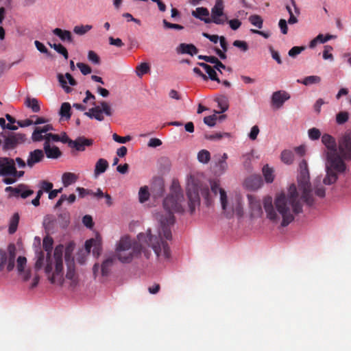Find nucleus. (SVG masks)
I'll use <instances>...</instances> for the list:
<instances>
[{
	"instance_id": "nucleus-1",
	"label": "nucleus",
	"mask_w": 351,
	"mask_h": 351,
	"mask_svg": "<svg viewBox=\"0 0 351 351\" xmlns=\"http://www.w3.org/2000/svg\"><path fill=\"white\" fill-rule=\"evenodd\" d=\"M185 202L180 193L179 185L173 182L171 193L163 201L162 210L155 214L158 223L157 230H148L145 233L138 235L137 243L128 235L120 238L115 245V254L122 263H130L136 257L142 250L147 256L145 246L151 247L160 260H167L170 257L169 247L165 241L171 238V226L174 223L173 214L185 210Z\"/></svg>"
},
{
	"instance_id": "nucleus-2",
	"label": "nucleus",
	"mask_w": 351,
	"mask_h": 351,
	"mask_svg": "<svg viewBox=\"0 0 351 351\" xmlns=\"http://www.w3.org/2000/svg\"><path fill=\"white\" fill-rule=\"evenodd\" d=\"M297 182L298 186L291 184L287 191L277 193L274 202L270 196L263 199L264 209L269 220L286 226L294 219L295 214L302 211V202L312 204L310 174L304 160L300 162Z\"/></svg>"
},
{
	"instance_id": "nucleus-3",
	"label": "nucleus",
	"mask_w": 351,
	"mask_h": 351,
	"mask_svg": "<svg viewBox=\"0 0 351 351\" xmlns=\"http://www.w3.org/2000/svg\"><path fill=\"white\" fill-rule=\"evenodd\" d=\"M53 243L51 237L47 236L43 239V246L47 255L41 251L36 253L35 267L36 269L43 268L47 280L52 285L74 289L78 286L80 280L72 256L73 250L70 247L64 249L62 245H59L51 256Z\"/></svg>"
},
{
	"instance_id": "nucleus-4",
	"label": "nucleus",
	"mask_w": 351,
	"mask_h": 351,
	"mask_svg": "<svg viewBox=\"0 0 351 351\" xmlns=\"http://www.w3.org/2000/svg\"><path fill=\"white\" fill-rule=\"evenodd\" d=\"M322 143L326 147L323 153L326 175L322 180L320 176L313 181L314 193L319 197L325 195V189L321 186V183L324 185L335 184L338 176L346 169V164L337 152L335 138L328 134H324L322 136Z\"/></svg>"
},
{
	"instance_id": "nucleus-5",
	"label": "nucleus",
	"mask_w": 351,
	"mask_h": 351,
	"mask_svg": "<svg viewBox=\"0 0 351 351\" xmlns=\"http://www.w3.org/2000/svg\"><path fill=\"white\" fill-rule=\"evenodd\" d=\"M210 187L214 193H219L222 209L228 217L234 215L239 217L243 215V208L241 197L240 195H235L233 198H231L230 202H229L226 193L220 187L219 182L212 181L210 182Z\"/></svg>"
},
{
	"instance_id": "nucleus-6",
	"label": "nucleus",
	"mask_w": 351,
	"mask_h": 351,
	"mask_svg": "<svg viewBox=\"0 0 351 351\" xmlns=\"http://www.w3.org/2000/svg\"><path fill=\"white\" fill-rule=\"evenodd\" d=\"M199 190L202 191L203 195H207L208 193V189L203 187L197 175H191L189 176L186 182V194L188 198L187 205L191 214H193L196 208L199 206Z\"/></svg>"
},
{
	"instance_id": "nucleus-7",
	"label": "nucleus",
	"mask_w": 351,
	"mask_h": 351,
	"mask_svg": "<svg viewBox=\"0 0 351 351\" xmlns=\"http://www.w3.org/2000/svg\"><path fill=\"white\" fill-rule=\"evenodd\" d=\"M24 172L16 171L13 159L0 158V176L7 177L3 182L7 184L14 183L18 178L22 177Z\"/></svg>"
},
{
	"instance_id": "nucleus-8",
	"label": "nucleus",
	"mask_w": 351,
	"mask_h": 351,
	"mask_svg": "<svg viewBox=\"0 0 351 351\" xmlns=\"http://www.w3.org/2000/svg\"><path fill=\"white\" fill-rule=\"evenodd\" d=\"M102 239L99 234H96L94 238L90 239L85 242V249L80 250L77 255V261L80 264H84L92 250L93 254L98 257L101 251Z\"/></svg>"
},
{
	"instance_id": "nucleus-9",
	"label": "nucleus",
	"mask_w": 351,
	"mask_h": 351,
	"mask_svg": "<svg viewBox=\"0 0 351 351\" xmlns=\"http://www.w3.org/2000/svg\"><path fill=\"white\" fill-rule=\"evenodd\" d=\"M84 114L90 119H95L99 121L104 119V115L111 116L112 110L111 106L106 101H102L98 105L85 112Z\"/></svg>"
},
{
	"instance_id": "nucleus-10",
	"label": "nucleus",
	"mask_w": 351,
	"mask_h": 351,
	"mask_svg": "<svg viewBox=\"0 0 351 351\" xmlns=\"http://www.w3.org/2000/svg\"><path fill=\"white\" fill-rule=\"evenodd\" d=\"M225 3L223 0H215L214 6L211 9L210 23L217 25H224L228 21V16L224 12Z\"/></svg>"
},
{
	"instance_id": "nucleus-11",
	"label": "nucleus",
	"mask_w": 351,
	"mask_h": 351,
	"mask_svg": "<svg viewBox=\"0 0 351 351\" xmlns=\"http://www.w3.org/2000/svg\"><path fill=\"white\" fill-rule=\"evenodd\" d=\"M1 136L3 138V149L10 150L15 148L18 144L25 141V136L20 133L6 134L1 132Z\"/></svg>"
},
{
	"instance_id": "nucleus-12",
	"label": "nucleus",
	"mask_w": 351,
	"mask_h": 351,
	"mask_svg": "<svg viewBox=\"0 0 351 351\" xmlns=\"http://www.w3.org/2000/svg\"><path fill=\"white\" fill-rule=\"evenodd\" d=\"M199 65L204 69V71L208 74V77L210 80L217 81V82H219L220 81L217 76L216 70L221 73L222 70L226 69V66L223 64L219 60H218L217 64L214 65V68L203 62L199 63Z\"/></svg>"
},
{
	"instance_id": "nucleus-13",
	"label": "nucleus",
	"mask_w": 351,
	"mask_h": 351,
	"mask_svg": "<svg viewBox=\"0 0 351 351\" xmlns=\"http://www.w3.org/2000/svg\"><path fill=\"white\" fill-rule=\"evenodd\" d=\"M58 80L61 87L67 93H70L72 90L69 86H73L76 85V81L72 75L68 73L65 74L59 73L58 75Z\"/></svg>"
},
{
	"instance_id": "nucleus-14",
	"label": "nucleus",
	"mask_w": 351,
	"mask_h": 351,
	"mask_svg": "<svg viewBox=\"0 0 351 351\" xmlns=\"http://www.w3.org/2000/svg\"><path fill=\"white\" fill-rule=\"evenodd\" d=\"M247 198L249 201L250 216L252 217H261L263 211L260 201L252 195H248Z\"/></svg>"
},
{
	"instance_id": "nucleus-15",
	"label": "nucleus",
	"mask_w": 351,
	"mask_h": 351,
	"mask_svg": "<svg viewBox=\"0 0 351 351\" xmlns=\"http://www.w3.org/2000/svg\"><path fill=\"white\" fill-rule=\"evenodd\" d=\"M289 98V93L285 91L279 90L274 92L271 97L272 105L276 108H280Z\"/></svg>"
},
{
	"instance_id": "nucleus-16",
	"label": "nucleus",
	"mask_w": 351,
	"mask_h": 351,
	"mask_svg": "<svg viewBox=\"0 0 351 351\" xmlns=\"http://www.w3.org/2000/svg\"><path fill=\"white\" fill-rule=\"evenodd\" d=\"M8 254H2L1 262L7 264V269L12 271L14 267L15 247L13 245L8 247Z\"/></svg>"
},
{
	"instance_id": "nucleus-17",
	"label": "nucleus",
	"mask_w": 351,
	"mask_h": 351,
	"mask_svg": "<svg viewBox=\"0 0 351 351\" xmlns=\"http://www.w3.org/2000/svg\"><path fill=\"white\" fill-rule=\"evenodd\" d=\"M27 259L23 256H19L16 261V268L19 275L23 280H27L30 277V271L26 269Z\"/></svg>"
},
{
	"instance_id": "nucleus-18",
	"label": "nucleus",
	"mask_w": 351,
	"mask_h": 351,
	"mask_svg": "<svg viewBox=\"0 0 351 351\" xmlns=\"http://www.w3.org/2000/svg\"><path fill=\"white\" fill-rule=\"evenodd\" d=\"M53 130L51 125L47 124L43 127H36L32 134V139L33 141H41L45 140V134H48L49 131Z\"/></svg>"
},
{
	"instance_id": "nucleus-19",
	"label": "nucleus",
	"mask_w": 351,
	"mask_h": 351,
	"mask_svg": "<svg viewBox=\"0 0 351 351\" xmlns=\"http://www.w3.org/2000/svg\"><path fill=\"white\" fill-rule=\"evenodd\" d=\"M339 149L345 158L351 159V135L344 137L339 144Z\"/></svg>"
},
{
	"instance_id": "nucleus-20",
	"label": "nucleus",
	"mask_w": 351,
	"mask_h": 351,
	"mask_svg": "<svg viewBox=\"0 0 351 351\" xmlns=\"http://www.w3.org/2000/svg\"><path fill=\"white\" fill-rule=\"evenodd\" d=\"M262 184L261 178L258 176H251L247 178L243 183L244 186L252 191L256 190L261 187Z\"/></svg>"
},
{
	"instance_id": "nucleus-21",
	"label": "nucleus",
	"mask_w": 351,
	"mask_h": 351,
	"mask_svg": "<svg viewBox=\"0 0 351 351\" xmlns=\"http://www.w3.org/2000/svg\"><path fill=\"white\" fill-rule=\"evenodd\" d=\"M93 143V141L91 139L79 138L75 141H71L70 143V145L77 151L83 152L86 149V147L91 146Z\"/></svg>"
},
{
	"instance_id": "nucleus-22",
	"label": "nucleus",
	"mask_w": 351,
	"mask_h": 351,
	"mask_svg": "<svg viewBox=\"0 0 351 351\" xmlns=\"http://www.w3.org/2000/svg\"><path fill=\"white\" fill-rule=\"evenodd\" d=\"M43 158V152L41 149H35L29 153L27 160V165L32 167L35 164L40 162Z\"/></svg>"
},
{
	"instance_id": "nucleus-23",
	"label": "nucleus",
	"mask_w": 351,
	"mask_h": 351,
	"mask_svg": "<svg viewBox=\"0 0 351 351\" xmlns=\"http://www.w3.org/2000/svg\"><path fill=\"white\" fill-rule=\"evenodd\" d=\"M5 191H12L14 195L21 196L23 198H26L34 193L32 190L27 189L25 186H19L17 188L8 186L6 187Z\"/></svg>"
},
{
	"instance_id": "nucleus-24",
	"label": "nucleus",
	"mask_w": 351,
	"mask_h": 351,
	"mask_svg": "<svg viewBox=\"0 0 351 351\" xmlns=\"http://www.w3.org/2000/svg\"><path fill=\"white\" fill-rule=\"evenodd\" d=\"M52 33L58 36L60 40L64 43H71L73 42V36L71 32L69 30L62 29L60 28H55L53 29Z\"/></svg>"
},
{
	"instance_id": "nucleus-25",
	"label": "nucleus",
	"mask_w": 351,
	"mask_h": 351,
	"mask_svg": "<svg viewBox=\"0 0 351 351\" xmlns=\"http://www.w3.org/2000/svg\"><path fill=\"white\" fill-rule=\"evenodd\" d=\"M44 149L47 157L49 158L56 159L61 156L60 149L54 145H51L49 142L45 143Z\"/></svg>"
},
{
	"instance_id": "nucleus-26",
	"label": "nucleus",
	"mask_w": 351,
	"mask_h": 351,
	"mask_svg": "<svg viewBox=\"0 0 351 351\" xmlns=\"http://www.w3.org/2000/svg\"><path fill=\"white\" fill-rule=\"evenodd\" d=\"M192 15L197 19L204 21L206 23H210V19L209 16V11L207 8L199 7L197 8L195 10L192 12Z\"/></svg>"
},
{
	"instance_id": "nucleus-27",
	"label": "nucleus",
	"mask_w": 351,
	"mask_h": 351,
	"mask_svg": "<svg viewBox=\"0 0 351 351\" xmlns=\"http://www.w3.org/2000/svg\"><path fill=\"white\" fill-rule=\"evenodd\" d=\"M227 159L228 154L226 153H223L218 159L215 165L217 173L221 175L227 171L228 168V165L226 161Z\"/></svg>"
},
{
	"instance_id": "nucleus-28",
	"label": "nucleus",
	"mask_w": 351,
	"mask_h": 351,
	"mask_svg": "<svg viewBox=\"0 0 351 351\" xmlns=\"http://www.w3.org/2000/svg\"><path fill=\"white\" fill-rule=\"evenodd\" d=\"M79 179L78 175L72 172H65L62 175V183L64 187H67L75 183Z\"/></svg>"
},
{
	"instance_id": "nucleus-29",
	"label": "nucleus",
	"mask_w": 351,
	"mask_h": 351,
	"mask_svg": "<svg viewBox=\"0 0 351 351\" xmlns=\"http://www.w3.org/2000/svg\"><path fill=\"white\" fill-rule=\"evenodd\" d=\"M109 165L108 161L104 158H99L95 163L94 175L97 178L100 174L104 173L108 169Z\"/></svg>"
},
{
	"instance_id": "nucleus-30",
	"label": "nucleus",
	"mask_w": 351,
	"mask_h": 351,
	"mask_svg": "<svg viewBox=\"0 0 351 351\" xmlns=\"http://www.w3.org/2000/svg\"><path fill=\"white\" fill-rule=\"evenodd\" d=\"M291 6L287 5V10L290 15L288 20L289 24H295L298 22V19L295 15H298L300 12L299 9L296 7L295 2L294 0H291Z\"/></svg>"
},
{
	"instance_id": "nucleus-31",
	"label": "nucleus",
	"mask_w": 351,
	"mask_h": 351,
	"mask_svg": "<svg viewBox=\"0 0 351 351\" xmlns=\"http://www.w3.org/2000/svg\"><path fill=\"white\" fill-rule=\"evenodd\" d=\"M25 105L30 108L33 112H38L40 110V104L38 100L34 97H27Z\"/></svg>"
},
{
	"instance_id": "nucleus-32",
	"label": "nucleus",
	"mask_w": 351,
	"mask_h": 351,
	"mask_svg": "<svg viewBox=\"0 0 351 351\" xmlns=\"http://www.w3.org/2000/svg\"><path fill=\"white\" fill-rule=\"evenodd\" d=\"M114 260L113 256H109L104 261L101 266V273L102 276H107L109 274L113 265Z\"/></svg>"
},
{
	"instance_id": "nucleus-33",
	"label": "nucleus",
	"mask_w": 351,
	"mask_h": 351,
	"mask_svg": "<svg viewBox=\"0 0 351 351\" xmlns=\"http://www.w3.org/2000/svg\"><path fill=\"white\" fill-rule=\"evenodd\" d=\"M177 51L180 53H188L190 55H194L197 53V49L195 47L190 44H180L178 48Z\"/></svg>"
},
{
	"instance_id": "nucleus-34",
	"label": "nucleus",
	"mask_w": 351,
	"mask_h": 351,
	"mask_svg": "<svg viewBox=\"0 0 351 351\" xmlns=\"http://www.w3.org/2000/svg\"><path fill=\"white\" fill-rule=\"evenodd\" d=\"M321 77L318 75H310L304 77L302 80H298L297 82L305 86H310L313 84H319L321 82Z\"/></svg>"
},
{
	"instance_id": "nucleus-35",
	"label": "nucleus",
	"mask_w": 351,
	"mask_h": 351,
	"mask_svg": "<svg viewBox=\"0 0 351 351\" xmlns=\"http://www.w3.org/2000/svg\"><path fill=\"white\" fill-rule=\"evenodd\" d=\"M71 105L68 102H64L62 104L59 114L61 119L68 120L71 117Z\"/></svg>"
},
{
	"instance_id": "nucleus-36",
	"label": "nucleus",
	"mask_w": 351,
	"mask_h": 351,
	"mask_svg": "<svg viewBox=\"0 0 351 351\" xmlns=\"http://www.w3.org/2000/svg\"><path fill=\"white\" fill-rule=\"evenodd\" d=\"M263 174L267 182H272L274 179V174L273 169L270 168L268 165H265L263 168Z\"/></svg>"
},
{
	"instance_id": "nucleus-37",
	"label": "nucleus",
	"mask_w": 351,
	"mask_h": 351,
	"mask_svg": "<svg viewBox=\"0 0 351 351\" xmlns=\"http://www.w3.org/2000/svg\"><path fill=\"white\" fill-rule=\"evenodd\" d=\"M150 70V66L148 63L142 62L138 64L136 68V74L138 77H142L147 73Z\"/></svg>"
},
{
	"instance_id": "nucleus-38",
	"label": "nucleus",
	"mask_w": 351,
	"mask_h": 351,
	"mask_svg": "<svg viewBox=\"0 0 351 351\" xmlns=\"http://www.w3.org/2000/svg\"><path fill=\"white\" fill-rule=\"evenodd\" d=\"M19 221V215L18 213H14L11 217L9 225V232L13 234L16 232Z\"/></svg>"
},
{
	"instance_id": "nucleus-39",
	"label": "nucleus",
	"mask_w": 351,
	"mask_h": 351,
	"mask_svg": "<svg viewBox=\"0 0 351 351\" xmlns=\"http://www.w3.org/2000/svg\"><path fill=\"white\" fill-rule=\"evenodd\" d=\"M293 154L290 150H284L281 153V160L286 164L290 165L293 162Z\"/></svg>"
},
{
	"instance_id": "nucleus-40",
	"label": "nucleus",
	"mask_w": 351,
	"mask_h": 351,
	"mask_svg": "<svg viewBox=\"0 0 351 351\" xmlns=\"http://www.w3.org/2000/svg\"><path fill=\"white\" fill-rule=\"evenodd\" d=\"M48 45L54 50H56L58 53L62 54L66 60L68 59V51L62 45L56 43L52 44L51 43H48Z\"/></svg>"
},
{
	"instance_id": "nucleus-41",
	"label": "nucleus",
	"mask_w": 351,
	"mask_h": 351,
	"mask_svg": "<svg viewBox=\"0 0 351 351\" xmlns=\"http://www.w3.org/2000/svg\"><path fill=\"white\" fill-rule=\"evenodd\" d=\"M149 193L148 187L146 186L140 188L138 191V199L141 203H144L148 200Z\"/></svg>"
},
{
	"instance_id": "nucleus-42",
	"label": "nucleus",
	"mask_w": 351,
	"mask_h": 351,
	"mask_svg": "<svg viewBox=\"0 0 351 351\" xmlns=\"http://www.w3.org/2000/svg\"><path fill=\"white\" fill-rule=\"evenodd\" d=\"M197 159L199 162L206 164L210 160V154L208 150L202 149L197 154Z\"/></svg>"
},
{
	"instance_id": "nucleus-43",
	"label": "nucleus",
	"mask_w": 351,
	"mask_h": 351,
	"mask_svg": "<svg viewBox=\"0 0 351 351\" xmlns=\"http://www.w3.org/2000/svg\"><path fill=\"white\" fill-rule=\"evenodd\" d=\"M92 25H76L73 28V32L77 35H84L92 29Z\"/></svg>"
},
{
	"instance_id": "nucleus-44",
	"label": "nucleus",
	"mask_w": 351,
	"mask_h": 351,
	"mask_svg": "<svg viewBox=\"0 0 351 351\" xmlns=\"http://www.w3.org/2000/svg\"><path fill=\"white\" fill-rule=\"evenodd\" d=\"M249 21L251 23V24L255 27H256L258 29L262 28L263 21L262 18L256 14L252 15L249 17Z\"/></svg>"
},
{
	"instance_id": "nucleus-45",
	"label": "nucleus",
	"mask_w": 351,
	"mask_h": 351,
	"mask_svg": "<svg viewBox=\"0 0 351 351\" xmlns=\"http://www.w3.org/2000/svg\"><path fill=\"white\" fill-rule=\"evenodd\" d=\"M308 136L312 141L318 140L321 136V132L316 128H311L308 130Z\"/></svg>"
},
{
	"instance_id": "nucleus-46",
	"label": "nucleus",
	"mask_w": 351,
	"mask_h": 351,
	"mask_svg": "<svg viewBox=\"0 0 351 351\" xmlns=\"http://www.w3.org/2000/svg\"><path fill=\"white\" fill-rule=\"evenodd\" d=\"M333 48L330 45H325L323 51V58L324 60H329L333 61L334 58L332 53Z\"/></svg>"
},
{
	"instance_id": "nucleus-47",
	"label": "nucleus",
	"mask_w": 351,
	"mask_h": 351,
	"mask_svg": "<svg viewBox=\"0 0 351 351\" xmlns=\"http://www.w3.org/2000/svg\"><path fill=\"white\" fill-rule=\"evenodd\" d=\"M217 114H219V112H215V114H213V115L204 117V123L210 127L214 126L216 124Z\"/></svg>"
},
{
	"instance_id": "nucleus-48",
	"label": "nucleus",
	"mask_w": 351,
	"mask_h": 351,
	"mask_svg": "<svg viewBox=\"0 0 351 351\" xmlns=\"http://www.w3.org/2000/svg\"><path fill=\"white\" fill-rule=\"evenodd\" d=\"M112 139L119 143L124 144L132 140V137L130 136H120L117 134L114 133L112 134Z\"/></svg>"
},
{
	"instance_id": "nucleus-49",
	"label": "nucleus",
	"mask_w": 351,
	"mask_h": 351,
	"mask_svg": "<svg viewBox=\"0 0 351 351\" xmlns=\"http://www.w3.org/2000/svg\"><path fill=\"white\" fill-rule=\"evenodd\" d=\"M88 60L94 64H100V58L99 56L94 51H89L88 52Z\"/></svg>"
},
{
	"instance_id": "nucleus-50",
	"label": "nucleus",
	"mask_w": 351,
	"mask_h": 351,
	"mask_svg": "<svg viewBox=\"0 0 351 351\" xmlns=\"http://www.w3.org/2000/svg\"><path fill=\"white\" fill-rule=\"evenodd\" d=\"M217 102L220 108V111L218 112L219 113L223 112L228 110V104L227 99L225 97L217 98Z\"/></svg>"
},
{
	"instance_id": "nucleus-51",
	"label": "nucleus",
	"mask_w": 351,
	"mask_h": 351,
	"mask_svg": "<svg viewBox=\"0 0 351 351\" xmlns=\"http://www.w3.org/2000/svg\"><path fill=\"white\" fill-rule=\"evenodd\" d=\"M233 45L239 48L241 51L245 52L248 50L249 47L247 43L243 40H237L233 43Z\"/></svg>"
},
{
	"instance_id": "nucleus-52",
	"label": "nucleus",
	"mask_w": 351,
	"mask_h": 351,
	"mask_svg": "<svg viewBox=\"0 0 351 351\" xmlns=\"http://www.w3.org/2000/svg\"><path fill=\"white\" fill-rule=\"evenodd\" d=\"M77 66L83 75H88L91 73V68L85 63L78 62Z\"/></svg>"
},
{
	"instance_id": "nucleus-53",
	"label": "nucleus",
	"mask_w": 351,
	"mask_h": 351,
	"mask_svg": "<svg viewBox=\"0 0 351 351\" xmlns=\"http://www.w3.org/2000/svg\"><path fill=\"white\" fill-rule=\"evenodd\" d=\"M348 119V113L341 112L337 114L336 121L339 124L344 123Z\"/></svg>"
},
{
	"instance_id": "nucleus-54",
	"label": "nucleus",
	"mask_w": 351,
	"mask_h": 351,
	"mask_svg": "<svg viewBox=\"0 0 351 351\" xmlns=\"http://www.w3.org/2000/svg\"><path fill=\"white\" fill-rule=\"evenodd\" d=\"M305 49L304 47H293L289 51V56L294 58Z\"/></svg>"
},
{
	"instance_id": "nucleus-55",
	"label": "nucleus",
	"mask_w": 351,
	"mask_h": 351,
	"mask_svg": "<svg viewBox=\"0 0 351 351\" xmlns=\"http://www.w3.org/2000/svg\"><path fill=\"white\" fill-rule=\"evenodd\" d=\"M76 191L78 192L79 196L80 197H84L86 195H92V194H93V191L89 190V189H86L82 188V187H77L76 189Z\"/></svg>"
},
{
	"instance_id": "nucleus-56",
	"label": "nucleus",
	"mask_w": 351,
	"mask_h": 351,
	"mask_svg": "<svg viewBox=\"0 0 351 351\" xmlns=\"http://www.w3.org/2000/svg\"><path fill=\"white\" fill-rule=\"evenodd\" d=\"M227 23H228L230 27L232 30L238 29L241 25V22L239 19H236L228 21Z\"/></svg>"
},
{
	"instance_id": "nucleus-57",
	"label": "nucleus",
	"mask_w": 351,
	"mask_h": 351,
	"mask_svg": "<svg viewBox=\"0 0 351 351\" xmlns=\"http://www.w3.org/2000/svg\"><path fill=\"white\" fill-rule=\"evenodd\" d=\"M0 126L2 129H8L11 130H16L18 129L17 126L5 123L3 118H0Z\"/></svg>"
},
{
	"instance_id": "nucleus-58",
	"label": "nucleus",
	"mask_w": 351,
	"mask_h": 351,
	"mask_svg": "<svg viewBox=\"0 0 351 351\" xmlns=\"http://www.w3.org/2000/svg\"><path fill=\"white\" fill-rule=\"evenodd\" d=\"M40 188L45 192L50 191L53 188V184L47 181H42L40 183Z\"/></svg>"
},
{
	"instance_id": "nucleus-59",
	"label": "nucleus",
	"mask_w": 351,
	"mask_h": 351,
	"mask_svg": "<svg viewBox=\"0 0 351 351\" xmlns=\"http://www.w3.org/2000/svg\"><path fill=\"white\" fill-rule=\"evenodd\" d=\"M259 134V128L257 125H254L252 128H251V131L249 134V138L252 140V141H254L256 139L258 135Z\"/></svg>"
},
{
	"instance_id": "nucleus-60",
	"label": "nucleus",
	"mask_w": 351,
	"mask_h": 351,
	"mask_svg": "<svg viewBox=\"0 0 351 351\" xmlns=\"http://www.w3.org/2000/svg\"><path fill=\"white\" fill-rule=\"evenodd\" d=\"M162 23L165 28L176 29L178 30H181L183 29V27L182 25L169 23L165 19L163 20Z\"/></svg>"
},
{
	"instance_id": "nucleus-61",
	"label": "nucleus",
	"mask_w": 351,
	"mask_h": 351,
	"mask_svg": "<svg viewBox=\"0 0 351 351\" xmlns=\"http://www.w3.org/2000/svg\"><path fill=\"white\" fill-rule=\"evenodd\" d=\"M34 44H35V46L36 47V49L41 53H48V49H47V47L44 45V44H43L42 43H40V41L38 40H36L34 42Z\"/></svg>"
},
{
	"instance_id": "nucleus-62",
	"label": "nucleus",
	"mask_w": 351,
	"mask_h": 351,
	"mask_svg": "<svg viewBox=\"0 0 351 351\" xmlns=\"http://www.w3.org/2000/svg\"><path fill=\"white\" fill-rule=\"evenodd\" d=\"M45 142H49V143H50V141L57 142V141H60V137L58 136V135L52 134L49 132H48V134H45Z\"/></svg>"
},
{
	"instance_id": "nucleus-63",
	"label": "nucleus",
	"mask_w": 351,
	"mask_h": 351,
	"mask_svg": "<svg viewBox=\"0 0 351 351\" xmlns=\"http://www.w3.org/2000/svg\"><path fill=\"white\" fill-rule=\"evenodd\" d=\"M162 145V141L159 138H152L148 142V146L150 147H157Z\"/></svg>"
},
{
	"instance_id": "nucleus-64",
	"label": "nucleus",
	"mask_w": 351,
	"mask_h": 351,
	"mask_svg": "<svg viewBox=\"0 0 351 351\" xmlns=\"http://www.w3.org/2000/svg\"><path fill=\"white\" fill-rule=\"evenodd\" d=\"M109 42L110 45H114L118 47H121L123 45V43L120 38H114L112 37H110Z\"/></svg>"
}]
</instances>
